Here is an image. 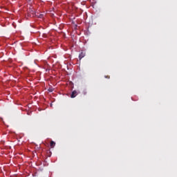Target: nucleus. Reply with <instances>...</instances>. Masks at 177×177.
<instances>
[{"mask_svg":"<svg viewBox=\"0 0 177 177\" xmlns=\"http://www.w3.org/2000/svg\"><path fill=\"white\" fill-rule=\"evenodd\" d=\"M77 95H78V93H77V91H73L71 95V97L72 99H74V97H75Z\"/></svg>","mask_w":177,"mask_h":177,"instance_id":"f257e3e1","label":"nucleus"},{"mask_svg":"<svg viewBox=\"0 0 177 177\" xmlns=\"http://www.w3.org/2000/svg\"><path fill=\"white\" fill-rule=\"evenodd\" d=\"M83 57H85V53L82 52V53L79 55V59H80V60H81L82 59H83Z\"/></svg>","mask_w":177,"mask_h":177,"instance_id":"f03ea898","label":"nucleus"},{"mask_svg":"<svg viewBox=\"0 0 177 177\" xmlns=\"http://www.w3.org/2000/svg\"><path fill=\"white\" fill-rule=\"evenodd\" d=\"M56 145V142H55L54 141H51L50 143V146L51 148L55 147V146Z\"/></svg>","mask_w":177,"mask_h":177,"instance_id":"7ed1b4c3","label":"nucleus"},{"mask_svg":"<svg viewBox=\"0 0 177 177\" xmlns=\"http://www.w3.org/2000/svg\"><path fill=\"white\" fill-rule=\"evenodd\" d=\"M38 17H39V19H42V17H44V15L43 14H40Z\"/></svg>","mask_w":177,"mask_h":177,"instance_id":"20e7f679","label":"nucleus"},{"mask_svg":"<svg viewBox=\"0 0 177 177\" xmlns=\"http://www.w3.org/2000/svg\"><path fill=\"white\" fill-rule=\"evenodd\" d=\"M105 78H108V80H110V76L109 75H106V76H105Z\"/></svg>","mask_w":177,"mask_h":177,"instance_id":"39448f33","label":"nucleus"},{"mask_svg":"<svg viewBox=\"0 0 177 177\" xmlns=\"http://www.w3.org/2000/svg\"><path fill=\"white\" fill-rule=\"evenodd\" d=\"M50 92H52V90H49Z\"/></svg>","mask_w":177,"mask_h":177,"instance_id":"423d86ee","label":"nucleus"}]
</instances>
